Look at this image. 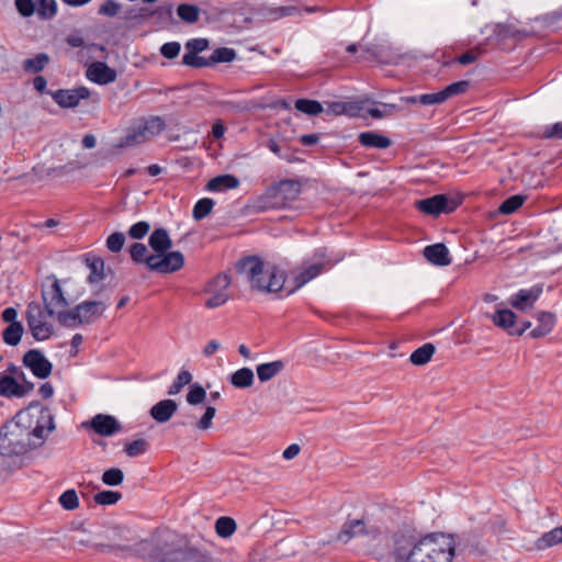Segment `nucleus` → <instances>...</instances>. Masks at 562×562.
Returning <instances> with one entry per match:
<instances>
[{"mask_svg":"<svg viewBox=\"0 0 562 562\" xmlns=\"http://www.w3.org/2000/svg\"><path fill=\"white\" fill-rule=\"evenodd\" d=\"M400 536L406 535L401 531L389 533L387 531L382 530L380 527L374 525V532L370 533L367 538L369 552L379 560L386 557H393L395 561L401 562L402 559H400L396 553L397 540H400Z\"/></svg>","mask_w":562,"mask_h":562,"instance_id":"0eeeda50","label":"nucleus"},{"mask_svg":"<svg viewBox=\"0 0 562 562\" xmlns=\"http://www.w3.org/2000/svg\"><path fill=\"white\" fill-rule=\"evenodd\" d=\"M52 99L61 109H74L80 104L81 100H90L92 104L100 102V95L97 92H92L87 87H77L74 89H58L56 91H47Z\"/></svg>","mask_w":562,"mask_h":562,"instance_id":"9d476101","label":"nucleus"},{"mask_svg":"<svg viewBox=\"0 0 562 562\" xmlns=\"http://www.w3.org/2000/svg\"><path fill=\"white\" fill-rule=\"evenodd\" d=\"M93 548L100 552L115 553V554L119 552H125V551L131 550V547L128 544H124V543H95L93 546Z\"/></svg>","mask_w":562,"mask_h":562,"instance_id":"bf43d9fd","label":"nucleus"},{"mask_svg":"<svg viewBox=\"0 0 562 562\" xmlns=\"http://www.w3.org/2000/svg\"><path fill=\"white\" fill-rule=\"evenodd\" d=\"M15 7L22 16L29 18L35 13L36 2L33 0H15Z\"/></svg>","mask_w":562,"mask_h":562,"instance_id":"052dcab7","label":"nucleus"},{"mask_svg":"<svg viewBox=\"0 0 562 562\" xmlns=\"http://www.w3.org/2000/svg\"><path fill=\"white\" fill-rule=\"evenodd\" d=\"M216 414V409L213 406H207L201 419L198 422L196 427L206 430L212 427V419Z\"/></svg>","mask_w":562,"mask_h":562,"instance_id":"0e129e2a","label":"nucleus"},{"mask_svg":"<svg viewBox=\"0 0 562 562\" xmlns=\"http://www.w3.org/2000/svg\"><path fill=\"white\" fill-rule=\"evenodd\" d=\"M542 285L536 284L530 289H521L510 297L513 307L519 311H526L531 307L542 293Z\"/></svg>","mask_w":562,"mask_h":562,"instance_id":"412c9836","label":"nucleus"},{"mask_svg":"<svg viewBox=\"0 0 562 562\" xmlns=\"http://www.w3.org/2000/svg\"><path fill=\"white\" fill-rule=\"evenodd\" d=\"M35 12L42 20H48L55 16L57 4L55 0H36Z\"/></svg>","mask_w":562,"mask_h":562,"instance_id":"a19ab883","label":"nucleus"},{"mask_svg":"<svg viewBox=\"0 0 562 562\" xmlns=\"http://www.w3.org/2000/svg\"><path fill=\"white\" fill-rule=\"evenodd\" d=\"M396 553L401 562H452L456 551L450 535L431 533L414 542L409 536H400Z\"/></svg>","mask_w":562,"mask_h":562,"instance_id":"f03ea898","label":"nucleus"},{"mask_svg":"<svg viewBox=\"0 0 562 562\" xmlns=\"http://www.w3.org/2000/svg\"><path fill=\"white\" fill-rule=\"evenodd\" d=\"M86 77L100 86L109 85L116 80V70L104 61H93L86 70Z\"/></svg>","mask_w":562,"mask_h":562,"instance_id":"6ab92c4d","label":"nucleus"},{"mask_svg":"<svg viewBox=\"0 0 562 562\" xmlns=\"http://www.w3.org/2000/svg\"><path fill=\"white\" fill-rule=\"evenodd\" d=\"M131 259L136 265L144 263L150 271L158 273H172L180 270L184 266V257L180 251H172L164 259L158 256L148 254L147 246L143 243H134L128 249Z\"/></svg>","mask_w":562,"mask_h":562,"instance_id":"39448f33","label":"nucleus"},{"mask_svg":"<svg viewBox=\"0 0 562 562\" xmlns=\"http://www.w3.org/2000/svg\"><path fill=\"white\" fill-rule=\"evenodd\" d=\"M236 521L228 516H222L215 521V531L222 538H228L236 531Z\"/></svg>","mask_w":562,"mask_h":562,"instance_id":"4c0bfd02","label":"nucleus"},{"mask_svg":"<svg viewBox=\"0 0 562 562\" xmlns=\"http://www.w3.org/2000/svg\"><path fill=\"white\" fill-rule=\"evenodd\" d=\"M239 186V180L237 177L233 175H221L212 178L207 184L206 189L213 192H220L228 189H236Z\"/></svg>","mask_w":562,"mask_h":562,"instance_id":"bb28decb","label":"nucleus"},{"mask_svg":"<svg viewBox=\"0 0 562 562\" xmlns=\"http://www.w3.org/2000/svg\"><path fill=\"white\" fill-rule=\"evenodd\" d=\"M374 532V525L370 524L364 517H347L337 535V540L344 543L349 542L355 537H366Z\"/></svg>","mask_w":562,"mask_h":562,"instance_id":"ddd939ff","label":"nucleus"},{"mask_svg":"<svg viewBox=\"0 0 562 562\" xmlns=\"http://www.w3.org/2000/svg\"><path fill=\"white\" fill-rule=\"evenodd\" d=\"M178 409V404L173 400H162L156 403L149 411L150 417L157 423L164 424L171 419Z\"/></svg>","mask_w":562,"mask_h":562,"instance_id":"5701e85b","label":"nucleus"},{"mask_svg":"<svg viewBox=\"0 0 562 562\" xmlns=\"http://www.w3.org/2000/svg\"><path fill=\"white\" fill-rule=\"evenodd\" d=\"M23 364L31 370L34 376L46 379L53 370L52 362L38 349L26 351L22 359Z\"/></svg>","mask_w":562,"mask_h":562,"instance_id":"dca6fc26","label":"nucleus"},{"mask_svg":"<svg viewBox=\"0 0 562 562\" xmlns=\"http://www.w3.org/2000/svg\"><path fill=\"white\" fill-rule=\"evenodd\" d=\"M121 3L115 0H106L99 7L98 13L105 16H116L121 10Z\"/></svg>","mask_w":562,"mask_h":562,"instance_id":"13d9d810","label":"nucleus"},{"mask_svg":"<svg viewBox=\"0 0 562 562\" xmlns=\"http://www.w3.org/2000/svg\"><path fill=\"white\" fill-rule=\"evenodd\" d=\"M192 374L187 371L182 370L178 373L176 380L172 382V384L168 389V395H177L181 392V390L191 383Z\"/></svg>","mask_w":562,"mask_h":562,"instance_id":"37998d69","label":"nucleus"},{"mask_svg":"<svg viewBox=\"0 0 562 562\" xmlns=\"http://www.w3.org/2000/svg\"><path fill=\"white\" fill-rule=\"evenodd\" d=\"M85 427L91 428L95 434L110 437L122 430V425L112 415L97 414L89 423L83 424Z\"/></svg>","mask_w":562,"mask_h":562,"instance_id":"f3484780","label":"nucleus"},{"mask_svg":"<svg viewBox=\"0 0 562 562\" xmlns=\"http://www.w3.org/2000/svg\"><path fill=\"white\" fill-rule=\"evenodd\" d=\"M177 14L186 23H195L200 16V8L196 4L181 3L177 8Z\"/></svg>","mask_w":562,"mask_h":562,"instance_id":"c9c22d12","label":"nucleus"},{"mask_svg":"<svg viewBox=\"0 0 562 562\" xmlns=\"http://www.w3.org/2000/svg\"><path fill=\"white\" fill-rule=\"evenodd\" d=\"M181 49L179 42H168L160 47V54L167 59L176 58Z\"/></svg>","mask_w":562,"mask_h":562,"instance_id":"680f3d73","label":"nucleus"},{"mask_svg":"<svg viewBox=\"0 0 562 562\" xmlns=\"http://www.w3.org/2000/svg\"><path fill=\"white\" fill-rule=\"evenodd\" d=\"M562 542V526L543 533L536 542L537 549L543 550Z\"/></svg>","mask_w":562,"mask_h":562,"instance_id":"72a5a7b5","label":"nucleus"},{"mask_svg":"<svg viewBox=\"0 0 562 562\" xmlns=\"http://www.w3.org/2000/svg\"><path fill=\"white\" fill-rule=\"evenodd\" d=\"M55 428L50 409L37 401L32 402L0 428V456L21 457L38 449Z\"/></svg>","mask_w":562,"mask_h":562,"instance_id":"f257e3e1","label":"nucleus"},{"mask_svg":"<svg viewBox=\"0 0 562 562\" xmlns=\"http://www.w3.org/2000/svg\"><path fill=\"white\" fill-rule=\"evenodd\" d=\"M469 87H470V81L460 80V81L448 85L441 91L445 95V100H448L451 97L465 93L468 91Z\"/></svg>","mask_w":562,"mask_h":562,"instance_id":"8fccbe9b","label":"nucleus"},{"mask_svg":"<svg viewBox=\"0 0 562 562\" xmlns=\"http://www.w3.org/2000/svg\"><path fill=\"white\" fill-rule=\"evenodd\" d=\"M526 199L527 196L521 194L512 195L501 203L498 212L505 215L513 214L524 204Z\"/></svg>","mask_w":562,"mask_h":562,"instance_id":"58836bf2","label":"nucleus"},{"mask_svg":"<svg viewBox=\"0 0 562 562\" xmlns=\"http://www.w3.org/2000/svg\"><path fill=\"white\" fill-rule=\"evenodd\" d=\"M166 128L165 121L159 116H153L145 122L143 127L126 135L122 146H132L146 140L147 135L155 136Z\"/></svg>","mask_w":562,"mask_h":562,"instance_id":"2eb2a0df","label":"nucleus"},{"mask_svg":"<svg viewBox=\"0 0 562 562\" xmlns=\"http://www.w3.org/2000/svg\"><path fill=\"white\" fill-rule=\"evenodd\" d=\"M236 58V52L233 48L220 47L214 49L211 55V63L214 65L220 63H231Z\"/></svg>","mask_w":562,"mask_h":562,"instance_id":"a18cd8bd","label":"nucleus"},{"mask_svg":"<svg viewBox=\"0 0 562 562\" xmlns=\"http://www.w3.org/2000/svg\"><path fill=\"white\" fill-rule=\"evenodd\" d=\"M182 64L186 66H190L193 68H202V67H212L213 64L211 63V56L210 57H202V56H192V55H183L182 57Z\"/></svg>","mask_w":562,"mask_h":562,"instance_id":"6e6d98bb","label":"nucleus"},{"mask_svg":"<svg viewBox=\"0 0 562 562\" xmlns=\"http://www.w3.org/2000/svg\"><path fill=\"white\" fill-rule=\"evenodd\" d=\"M122 498V494L116 491H101L93 496L98 505H114Z\"/></svg>","mask_w":562,"mask_h":562,"instance_id":"49530a36","label":"nucleus"},{"mask_svg":"<svg viewBox=\"0 0 562 562\" xmlns=\"http://www.w3.org/2000/svg\"><path fill=\"white\" fill-rule=\"evenodd\" d=\"M23 331L24 328L22 323L9 324L2 333L3 341L9 346L14 347L21 341Z\"/></svg>","mask_w":562,"mask_h":562,"instance_id":"f704fd0d","label":"nucleus"},{"mask_svg":"<svg viewBox=\"0 0 562 562\" xmlns=\"http://www.w3.org/2000/svg\"><path fill=\"white\" fill-rule=\"evenodd\" d=\"M516 319V314L508 308L496 311L492 317L494 325L506 330L509 335L510 330H514Z\"/></svg>","mask_w":562,"mask_h":562,"instance_id":"cd10ccee","label":"nucleus"},{"mask_svg":"<svg viewBox=\"0 0 562 562\" xmlns=\"http://www.w3.org/2000/svg\"><path fill=\"white\" fill-rule=\"evenodd\" d=\"M540 139H562V121L547 125L541 134L537 135Z\"/></svg>","mask_w":562,"mask_h":562,"instance_id":"5fc2aeb1","label":"nucleus"},{"mask_svg":"<svg viewBox=\"0 0 562 562\" xmlns=\"http://www.w3.org/2000/svg\"><path fill=\"white\" fill-rule=\"evenodd\" d=\"M384 111L380 110L379 108H371L368 110V113L373 119H382L385 115H390L392 112L397 111L396 104H390V103H382Z\"/></svg>","mask_w":562,"mask_h":562,"instance_id":"69168bd1","label":"nucleus"},{"mask_svg":"<svg viewBox=\"0 0 562 562\" xmlns=\"http://www.w3.org/2000/svg\"><path fill=\"white\" fill-rule=\"evenodd\" d=\"M155 559L157 562H215L206 550L190 544L158 548Z\"/></svg>","mask_w":562,"mask_h":562,"instance_id":"6e6552de","label":"nucleus"},{"mask_svg":"<svg viewBox=\"0 0 562 562\" xmlns=\"http://www.w3.org/2000/svg\"><path fill=\"white\" fill-rule=\"evenodd\" d=\"M301 183L297 180L286 179L270 186L265 193L254 201V209L258 212L270 209H283L296 200L301 193Z\"/></svg>","mask_w":562,"mask_h":562,"instance_id":"20e7f679","label":"nucleus"},{"mask_svg":"<svg viewBox=\"0 0 562 562\" xmlns=\"http://www.w3.org/2000/svg\"><path fill=\"white\" fill-rule=\"evenodd\" d=\"M459 204V201L451 199L446 194H436L430 198L415 201V207L418 211L432 216L450 214L457 210Z\"/></svg>","mask_w":562,"mask_h":562,"instance_id":"f8f14e48","label":"nucleus"},{"mask_svg":"<svg viewBox=\"0 0 562 562\" xmlns=\"http://www.w3.org/2000/svg\"><path fill=\"white\" fill-rule=\"evenodd\" d=\"M214 204V201L210 198L200 199L193 207V218L195 221H201L206 217L212 212Z\"/></svg>","mask_w":562,"mask_h":562,"instance_id":"79ce46f5","label":"nucleus"},{"mask_svg":"<svg viewBox=\"0 0 562 562\" xmlns=\"http://www.w3.org/2000/svg\"><path fill=\"white\" fill-rule=\"evenodd\" d=\"M324 267L325 263L322 261L312 265L304 263L303 270L294 277V286L286 291V295L292 294L296 289L319 276L323 272Z\"/></svg>","mask_w":562,"mask_h":562,"instance_id":"b1692460","label":"nucleus"},{"mask_svg":"<svg viewBox=\"0 0 562 562\" xmlns=\"http://www.w3.org/2000/svg\"><path fill=\"white\" fill-rule=\"evenodd\" d=\"M206 392L202 385L199 383H193L190 385L189 392L187 394V402L190 405H198L205 401Z\"/></svg>","mask_w":562,"mask_h":562,"instance_id":"09e8293b","label":"nucleus"},{"mask_svg":"<svg viewBox=\"0 0 562 562\" xmlns=\"http://www.w3.org/2000/svg\"><path fill=\"white\" fill-rule=\"evenodd\" d=\"M149 247L154 250V256H158L159 259H164L169 256L172 247V240L167 229L159 227L153 231L148 239Z\"/></svg>","mask_w":562,"mask_h":562,"instance_id":"aec40b11","label":"nucleus"},{"mask_svg":"<svg viewBox=\"0 0 562 562\" xmlns=\"http://www.w3.org/2000/svg\"><path fill=\"white\" fill-rule=\"evenodd\" d=\"M283 369L284 362L282 360L262 363L257 367V375L261 382H267L278 375Z\"/></svg>","mask_w":562,"mask_h":562,"instance_id":"7c9ffc66","label":"nucleus"},{"mask_svg":"<svg viewBox=\"0 0 562 562\" xmlns=\"http://www.w3.org/2000/svg\"><path fill=\"white\" fill-rule=\"evenodd\" d=\"M229 382L237 389H246L254 383V372L249 368H241L229 376Z\"/></svg>","mask_w":562,"mask_h":562,"instance_id":"473e14b6","label":"nucleus"},{"mask_svg":"<svg viewBox=\"0 0 562 562\" xmlns=\"http://www.w3.org/2000/svg\"><path fill=\"white\" fill-rule=\"evenodd\" d=\"M231 284V278L225 273L217 274L214 279H212L205 291L211 294L210 297L205 301V306L207 308H215L223 304H225L229 296L226 293Z\"/></svg>","mask_w":562,"mask_h":562,"instance_id":"4468645a","label":"nucleus"},{"mask_svg":"<svg viewBox=\"0 0 562 562\" xmlns=\"http://www.w3.org/2000/svg\"><path fill=\"white\" fill-rule=\"evenodd\" d=\"M361 58L369 61H378L380 64H390L392 58L387 48L381 45H371L363 49Z\"/></svg>","mask_w":562,"mask_h":562,"instance_id":"c85d7f7f","label":"nucleus"},{"mask_svg":"<svg viewBox=\"0 0 562 562\" xmlns=\"http://www.w3.org/2000/svg\"><path fill=\"white\" fill-rule=\"evenodd\" d=\"M477 59V54H475L473 50H467L465 53L461 54L460 56L452 59L447 65H450L452 63H459L461 65H469L474 63Z\"/></svg>","mask_w":562,"mask_h":562,"instance_id":"774afa93","label":"nucleus"},{"mask_svg":"<svg viewBox=\"0 0 562 562\" xmlns=\"http://www.w3.org/2000/svg\"><path fill=\"white\" fill-rule=\"evenodd\" d=\"M49 63V56L45 53H40L33 58H27L23 61V69L29 72L37 74L42 71Z\"/></svg>","mask_w":562,"mask_h":562,"instance_id":"e433bc0d","label":"nucleus"},{"mask_svg":"<svg viewBox=\"0 0 562 562\" xmlns=\"http://www.w3.org/2000/svg\"><path fill=\"white\" fill-rule=\"evenodd\" d=\"M34 390V383H19L16 378L0 373V395L23 397Z\"/></svg>","mask_w":562,"mask_h":562,"instance_id":"a211bd4d","label":"nucleus"},{"mask_svg":"<svg viewBox=\"0 0 562 562\" xmlns=\"http://www.w3.org/2000/svg\"><path fill=\"white\" fill-rule=\"evenodd\" d=\"M358 142L367 148L386 149L392 145V140L378 132H362L358 135Z\"/></svg>","mask_w":562,"mask_h":562,"instance_id":"a878e982","label":"nucleus"},{"mask_svg":"<svg viewBox=\"0 0 562 562\" xmlns=\"http://www.w3.org/2000/svg\"><path fill=\"white\" fill-rule=\"evenodd\" d=\"M46 316L47 313L43 311L38 303L32 302L29 304L26 322L35 340L48 339L53 334V325L44 321Z\"/></svg>","mask_w":562,"mask_h":562,"instance_id":"9b49d317","label":"nucleus"},{"mask_svg":"<svg viewBox=\"0 0 562 562\" xmlns=\"http://www.w3.org/2000/svg\"><path fill=\"white\" fill-rule=\"evenodd\" d=\"M423 254L424 257L432 265L445 267L451 263L449 250L442 243L426 246Z\"/></svg>","mask_w":562,"mask_h":562,"instance_id":"4be33fe9","label":"nucleus"},{"mask_svg":"<svg viewBox=\"0 0 562 562\" xmlns=\"http://www.w3.org/2000/svg\"><path fill=\"white\" fill-rule=\"evenodd\" d=\"M236 270L239 274L245 276L250 283L251 290L261 293H278L285 290V272L277 266H267L268 282L262 281L265 273V262L257 256H248L241 258L236 263Z\"/></svg>","mask_w":562,"mask_h":562,"instance_id":"7ed1b4c3","label":"nucleus"},{"mask_svg":"<svg viewBox=\"0 0 562 562\" xmlns=\"http://www.w3.org/2000/svg\"><path fill=\"white\" fill-rule=\"evenodd\" d=\"M436 351L431 342L424 344L422 347L414 350L409 357V361L414 366H424L428 363Z\"/></svg>","mask_w":562,"mask_h":562,"instance_id":"2f4dec72","label":"nucleus"},{"mask_svg":"<svg viewBox=\"0 0 562 562\" xmlns=\"http://www.w3.org/2000/svg\"><path fill=\"white\" fill-rule=\"evenodd\" d=\"M46 281H50L48 288L43 285L42 290V299L44 302V308L47 313V316L53 317L56 316L58 319L59 313H68L67 306L69 305L67 299L65 297L64 291L60 286L59 280L56 276L50 274L46 277Z\"/></svg>","mask_w":562,"mask_h":562,"instance_id":"1a4fd4ad","label":"nucleus"},{"mask_svg":"<svg viewBox=\"0 0 562 562\" xmlns=\"http://www.w3.org/2000/svg\"><path fill=\"white\" fill-rule=\"evenodd\" d=\"M59 504L67 510H74L79 506V499L75 490H67L59 496Z\"/></svg>","mask_w":562,"mask_h":562,"instance_id":"603ef678","label":"nucleus"},{"mask_svg":"<svg viewBox=\"0 0 562 562\" xmlns=\"http://www.w3.org/2000/svg\"><path fill=\"white\" fill-rule=\"evenodd\" d=\"M151 15H157L161 20H172L173 7L171 4L159 5L150 11Z\"/></svg>","mask_w":562,"mask_h":562,"instance_id":"338daca9","label":"nucleus"},{"mask_svg":"<svg viewBox=\"0 0 562 562\" xmlns=\"http://www.w3.org/2000/svg\"><path fill=\"white\" fill-rule=\"evenodd\" d=\"M125 243V235L121 232H114L106 238V247L112 252L122 250Z\"/></svg>","mask_w":562,"mask_h":562,"instance_id":"4d7b16f0","label":"nucleus"},{"mask_svg":"<svg viewBox=\"0 0 562 562\" xmlns=\"http://www.w3.org/2000/svg\"><path fill=\"white\" fill-rule=\"evenodd\" d=\"M209 40L206 38H192L186 43L187 53L184 55L195 56L199 53L209 48Z\"/></svg>","mask_w":562,"mask_h":562,"instance_id":"864d4df0","label":"nucleus"},{"mask_svg":"<svg viewBox=\"0 0 562 562\" xmlns=\"http://www.w3.org/2000/svg\"><path fill=\"white\" fill-rule=\"evenodd\" d=\"M445 101L446 100L442 91L418 95V102L423 105L439 104Z\"/></svg>","mask_w":562,"mask_h":562,"instance_id":"e2e57ef3","label":"nucleus"},{"mask_svg":"<svg viewBox=\"0 0 562 562\" xmlns=\"http://www.w3.org/2000/svg\"><path fill=\"white\" fill-rule=\"evenodd\" d=\"M149 231L150 224L147 221H139L128 228L127 235L130 238L138 240L144 238Z\"/></svg>","mask_w":562,"mask_h":562,"instance_id":"3c124183","label":"nucleus"},{"mask_svg":"<svg viewBox=\"0 0 562 562\" xmlns=\"http://www.w3.org/2000/svg\"><path fill=\"white\" fill-rule=\"evenodd\" d=\"M106 308L108 305L103 301L87 300L68 310V313H59L58 323L67 328L90 325L95 323Z\"/></svg>","mask_w":562,"mask_h":562,"instance_id":"423d86ee","label":"nucleus"},{"mask_svg":"<svg viewBox=\"0 0 562 562\" xmlns=\"http://www.w3.org/2000/svg\"><path fill=\"white\" fill-rule=\"evenodd\" d=\"M149 448V443L145 439H136L131 442H126L124 446L125 453L131 457L135 458L140 454H144Z\"/></svg>","mask_w":562,"mask_h":562,"instance_id":"c03bdc74","label":"nucleus"},{"mask_svg":"<svg viewBox=\"0 0 562 562\" xmlns=\"http://www.w3.org/2000/svg\"><path fill=\"white\" fill-rule=\"evenodd\" d=\"M295 109L308 115H317L324 111L321 102L311 99H297Z\"/></svg>","mask_w":562,"mask_h":562,"instance_id":"ea45409f","label":"nucleus"},{"mask_svg":"<svg viewBox=\"0 0 562 562\" xmlns=\"http://www.w3.org/2000/svg\"><path fill=\"white\" fill-rule=\"evenodd\" d=\"M124 480V473L120 468H110L102 474V482L108 486H117Z\"/></svg>","mask_w":562,"mask_h":562,"instance_id":"de8ad7c7","label":"nucleus"},{"mask_svg":"<svg viewBox=\"0 0 562 562\" xmlns=\"http://www.w3.org/2000/svg\"><path fill=\"white\" fill-rule=\"evenodd\" d=\"M86 263L90 269V274L87 278L89 283L100 282L104 279V260L102 258L88 256Z\"/></svg>","mask_w":562,"mask_h":562,"instance_id":"c756f323","label":"nucleus"},{"mask_svg":"<svg viewBox=\"0 0 562 562\" xmlns=\"http://www.w3.org/2000/svg\"><path fill=\"white\" fill-rule=\"evenodd\" d=\"M537 322H538V326L535 327L529 333V336L535 339L542 338V337H546L547 335H549L555 325L557 317L551 312L542 311V312L537 313Z\"/></svg>","mask_w":562,"mask_h":562,"instance_id":"393cba45","label":"nucleus"}]
</instances>
